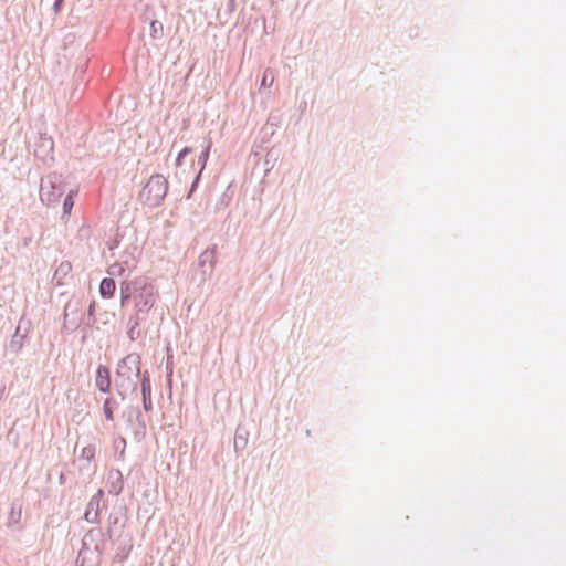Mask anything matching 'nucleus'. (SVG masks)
<instances>
[{"label": "nucleus", "mask_w": 566, "mask_h": 566, "mask_svg": "<svg viewBox=\"0 0 566 566\" xmlns=\"http://www.w3.org/2000/svg\"><path fill=\"white\" fill-rule=\"evenodd\" d=\"M168 182L161 175H154L147 181L142 196L149 206H157L166 196Z\"/></svg>", "instance_id": "f257e3e1"}, {"label": "nucleus", "mask_w": 566, "mask_h": 566, "mask_svg": "<svg viewBox=\"0 0 566 566\" xmlns=\"http://www.w3.org/2000/svg\"><path fill=\"white\" fill-rule=\"evenodd\" d=\"M137 295L135 296V306L138 312H144L150 308L155 303V291L154 286L147 283H138Z\"/></svg>", "instance_id": "f03ea898"}, {"label": "nucleus", "mask_w": 566, "mask_h": 566, "mask_svg": "<svg viewBox=\"0 0 566 566\" xmlns=\"http://www.w3.org/2000/svg\"><path fill=\"white\" fill-rule=\"evenodd\" d=\"M95 385L102 392H108L111 390V373L106 366H98L96 370Z\"/></svg>", "instance_id": "7ed1b4c3"}, {"label": "nucleus", "mask_w": 566, "mask_h": 566, "mask_svg": "<svg viewBox=\"0 0 566 566\" xmlns=\"http://www.w3.org/2000/svg\"><path fill=\"white\" fill-rule=\"evenodd\" d=\"M116 285L113 279L105 277L99 284V294L103 297L109 298L114 295Z\"/></svg>", "instance_id": "20e7f679"}, {"label": "nucleus", "mask_w": 566, "mask_h": 566, "mask_svg": "<svg viewBox=\"0 0 566 566\" xmlns=\"http://www.w3.org/2000/svg\"><path fill=\"white\" fill-rule=\"evenodd\" d=\"M129 287H130V283H124L122 284V297H120V303L122 305L124 306L129 297H130V292H129Z\"/></svg>", "instance_id": "39448f33"}, {"label": "nucleus", "mask_w": 566, "mask_h": 566, "mask_svg": "<svg viewBox=\"0 0 566 566\" xmlns=\"http://www.w3.org/2000/svg\"><path fill=\"white\" fill-rule=\"evenodd\" d=\"M94 454H95V450L91 446L83 448L81 451V457L85 458L87 460H92L94 458Z\"/></svg>", "instance_id": "423d86ee"}, {"label": "nucleus", "mask_w": 566, "mask_h": 566, "mask_svg": "<svg viewBox=\"0 0 566 566\" xmlns=\"http://www.w3.org/2000/svg\"><path fill=\"white\" fill-rule=\"evenodd\" d=\"M103 410H104L106 419L112 421L114 419V417H113V410H112L111 405H109V399L105 400L104 406H103Z\"/></svg>", "instance_id": "0eeeda50"}, {"label": "nucleus", "mask_w": 566, "mask_h": 566, "mask_svg": "<svg viewBox=\"0 0 566 566\" xmlns=\"http://www.w3.org/2000/svg\"><path fill=\"white\" fill-rule=\"evenodd\" d=\"M142 390L144 396V403L146 405V398L150 395V385L148 381H143L142 384Z\"/></svg>", "instance_id": "6e6552de"}, {"label": "nucleus", "mask_w": 566, "mask_h": 566, "mask_svg": "<svg viewBox=\"0 0 566 566\" xmlns=\"http://www.w3.org/2000/svg\"><path fill=\"white\" fill-rule=\"evenodd\" d=\"M73 207V200L71 196H67L64 200L63 208L65 213H70L71 209Z\"/></svg>", "instance_id": "1a4fd4ad"}, {"label": "nucleus", "mask_w": 566, "mask_h": 566, "mask_svg": "<svg viewBox=\"0 0 566 566\" xmlns=\"http://www.w3.org/2000/svg\"><path fill=\"white\" fill-rule=\"evenodd\" d=\"M191 153V148L189 147H185L179 154H178V157H177V165H180L181 164V159L187 156L188 154Z\"/></svg>", "instance_id": "9d476101"}, {"label": "nucleus", "mask_w": 566, "mask_h": 566, "mask_svg": "<svg viewBox=\"0 0 566 566\" xmlns=\"http://www.w3.org/2000/svg\"><path fill=\"white\" fill-rule=\"evenodd\" d=\"M63 3V0H56L54 3L55 11L60 10L61 4Z\"/></svg>", "instance_id": "9b49d317"}, {"label": "nucleus", "mask_w": 566, "mask_h": 566, "mask_svg": "<svg viewBox=\"0 0 566 566\" xmlns=\"http://www.w3.org/2000/svg\"><path fill=\"white\" fill-rule=\"evenodd\" d=\"M45 142L49 144V149L52 151V149H53V143H52V140L46 139Z\"/></svg>", "instance_id": "f8f14e48"}, {"label": "nucleus", "mask_w": 566, "mask_h": 566, "mask_svg": "<svg viewBox=\"0 0 566 566\" xmlns=\"http://www.w3.org/2000/svg\"><path fill=\"white\" fill-rule=\"evenodd\" d=\"M208 151H209V148L207 149V151L205 153V158L208 157Z\"/></svg>", "instance_id": "ddd939ff"}]
</instances>
